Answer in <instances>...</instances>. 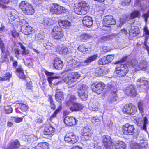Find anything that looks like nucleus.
<instances>
[{"label":"nucleus","instance_id":"f257e3e1","mask_svg":"<svg viewBox=\"0 0 149 149\" xmlns=\"http://www.w3.org/2000/svg\"><path fill=\"white\" fill-rule=\"evenodd\" d=\"M127 59V57L123 58L121 60L115 63V64H118L116 68L115 72L119 77L124 76L128 71V67L125 65L121 64Z\"/></svg>","mask_w":149,"mask_h":149},{"label":"nucleus","instance_id":"f03ea898","mask_svg":"<svg viewBox=\"0 0 149 149\" xmlns=\"http://www.w3.org/2000/svg\"><path fill=\"white\" fill-rule=\"evenodd\" d=\"M78 8L75 10V13L78 15H84L89 9V5L85 1H81L78 3Z\"/></svg>","mask_w":149,"mask_h":149},{"label":"nucleus","instance_id":"7ed1b4c3","mask_svg":"<svg viewBox=\"0 0 149 149\" xmlns=\"http://www.w3.org/2000/svg\"><path fill=\"white\" fill-rule=\"evenodd\" d=\"M20 8L23 12L27 15H32L34 12V10L32 5L26 1L21 2L19 5Z\"/></svg>","mask_w":149,"mask_h":149},{"label":"nucleus","instance_id":"20e7f679","mask_svg":"<svg viewBox=\"0 0 149 149\" xmlns=\"http://www.w3.org/2000/svg\"><path fill=\"white\" fill-rule=\"evenodd\" d=\"M88 87L80 84L78 85L77 93L79 97L82 100H86L88 97Z\"/></svg>","mask_w":149,"mask_h":149},{"label":"nucleus","instance_id":"39448f33","mask_svg":"<svg viewBox=\"0 0 149 149\" xmlns=\"http://www.w3.org/2000/svg\"><path fill=\"white\" fill-rule=\"evenodd\" d=\"M80 77V75L78 72H72L69 73L68 76L64 79V81L67 84H71L76 82Z\"/></svg>","mask_w":149,"mask_h":149},{"label":"nucleus","instance_id":"423d86ee","mask_svg":"<svg viewBox=\"0 0 149 149\" xmlns=\"http://www.w3.org/2000/svg\"><path fill=\"white\" fill-rule=\"evenodd\" d=\"M102 143L106 149L112 148L114 144L111 138L108 135H104L102 136Z\"/></svg>","mask_w":149,"mask_h":149},{"label":"nucleus","instance_id":"0eeeda50","mask_svg":"<svg viewBox=\"0 0 149 149\" xmlns=\"http://www.w3.org/2000/svg\"><path fill=\"white\" fill-rule=\"evenodd\" d=\"M65 11V8L55 3L52 4L50 9V11L52 14L57 15L64 13Z\"/></svg>","mask_w":149,"mask_h":149},{"label":"nucleus","instance_id":"6e6552de","mask_svg":"<svg viewBox=\"0 0 149 149\" xmlns=\"http://www.w3.org/2000/svg\"><path fill=\"white\" fill-rule=\"evenodd\" d=\"M105 86L103 83H93L91 86V88L93 91L98 94L102 93L104 88Z\"/></svg>","mask_w":149,"mask_h":149},{"label":"nucleus","instance_id":"1a4fd4ad","mask_svg":"<svg viewBox=\"0 0 149 149\" xmlns=\"http://www.w3.org/2000/svg\"><path fill=\"white\" fill-rule=\"evenodd\" d=\"M103 24L105 26L110 27V25L115 24L116 21L112 16L108 15L104 16Z\"/></svg>","mask_w":149,"mask_h":149},{"label":"nucleus","instance_id":"9d476101","mask_svg":"<svg viewBox=\"0 0 149 149\" xmlns=\"http://www.w3.org/2000/svg\"><path fill=\"white\" fill-rule=\"evenodd\" d=\"M64 140L65 141L71 144H74L77 141L75 136L72 132L67 134Z\"/></svg>","mask_w":149,"mask_h":149},{"label":"nucleus","instance_id":"9b49d317","mask_svg":"<svg viewBox=\"0 0 149 149\" xmlns=\"http://www.w3.org/2000/svg\"><path fill=\"white\" fill-rule=\"evenodd\" d=\"M77 120L73 117L66 116L64 119V122L68 126H71L75 125Z\"/></svg>","mask_w":149,"mask_h":149},{"label":"nucleus","instance_id":"f8f14e48","mask_svg":"<svg viewBox=\"0 0 149 149\" xmlns=\"http://www.w3.org/2000/svg\"><path fill=\"white\" fill-rule=\"evenodd\" d=\"M82 22L84 26L89 27L93 24L92 18L88 16H86L83 18Z\"/></svg>","mask_w":149,"mask_h":149},{"label":"nucleus","instance_id":"ddd939ff","mask_svg":"<svg viewBox=\"0 0 149 149\" xmlns=\"http://www.w3.org/2000/svg\"><path fill=\"white\" fill-rule=\"evenodd\" d=\"M53 66L55 69L60 70L62 69L63 64L62 62L59 58H55L54 59Z\"/></svg>","mask_w":149,"mask_h":149},{"label":"nucleus","instance_id":"4468645a","mask_svg":"<svg viewBox=\"0 0 149 149\" xmlns=\"http://www.w3.org/2000/svg\"><path fill=\"white\" fill-rule=\"evenodd\" d=\"M98 56L97 54H95L87 58L85 60L81 63L82 65H85L90 63L91 62L94 61L97 58Z\"/></svg>","mask_w":149,"mask_h":149},{"label":"nucleus","instance_id":"2eb2a0df","mask_svg":"<svg viewBox=\"0 0 149 149\" xmlns=\"http://www.w3.org/2000/svg\"><path fill=\"white\" fill-rule=\"evenodd\" d=\"M20 146L19 142L17 140H13L8 145L7 149H17Z\"/></svg>","mask_w":149,"mask_h":149},{"label":"nucleus","instance_id":"dca6fc26","mask_svg":"<svg viewBox=\"0 0 149 149\" xmlns=\"http://www.w3.org/2000/svg\"><path fill=\"white\" fill-rule=\"evenodd\" d=\"M83 107V105L81 104L75 103L72 104V106L70 107L69 109L72 111H77L81 110Z\"/></svg>","mask_w":149,"mask_h":149},{"label":"nucleus","instance_id":"f3484780","mask_svg":"<svg viewBox=\"0 0 149 149\" xmlns=\"http://www.w3.org/2000/svg\"><path fill=\"white\" fill-rule=\"evenodd\" d=\"M22 32L26 35H29L33 31V28L30 26L27 25L24 26H22L21 28Z\"/></svg>","mask_w":149,"mask_h":149},{"label":"nucleus","instance_id":"a211bd4d","mask_svg":"<svg viewBox=\"0 0 149 149\" xmlns=\"http://www.w3.org/2000/svg\"><path fill=\"white\" fill-rule=\"evenodd\" d=\"M63 92L60 90L58 89L56 90L55 98L57 101L59 102H61V100L63 99Z\"/></svg>","mask_w":149,"mask_h":149},{"label":"nucleus","instance_id":"6ab92c4d","mask_svg":"<svg viewBox=\"0 0 149 149\" xmlns=\"http://www.w3.org/2000/svg\"><path fill=\"white\" fill-rule=\"evenodd\" d=\"M58 49L59 53L63 55H65L68 52V48L64 45L58 46Z\"/></svg>","mask_w":149,"mask_h":149},{"label":"nucleus","instance_id":"aec40b11","mask_svg":"<svg viewBox=\"0 0 149 149\" xmlns=\"http://www.w3.org/2000/svg\"><path fill=\"white\" fill-rule=\"evenodd\" d=\"M49 145L47 143H40L32 149H48Z\"/></svg>","mask_w":149,"mask_h":149},{"label":"nucleus","instance_id":"412c9836","mask_svg":"<svg viewBox=\"0 0 149 149\" xmlns=\"http://www.w3.org/2000/svg\"><path fill=\"white\" fill-rule=\"evenodd\" d=\"M17 75L20 79H24L26 78L24 74L23 69L20 67H18L16 70Z\"/></svg>","mask_w":149,"mask_h":149},{"label":"nucleus","instance_id":"4be33fe9","mask_svg":"<svg viewBox=\"0 0 149 149\" xmlns=\"http://www.w3.org/2000/svg\"><path fill=\"white\" fill-rule=\"evenodd\" d=\"M114 145L116 149H126L125 145L122 141H118Z\"/></svg>","mask_w":149,"mask_h":149},{"label":"nucleus","instance_id":"5701e85b","mask_svg":"<svg viewBox=\"0 0 149 149\" xmlns=\"http://www.w3.org/2000/svg\"><path fill=\"white\" fill-rule=\"evenodd\" d=\"M139 33V29L137 26H131V35L132 37H135Z\"/></svg>","mask_w":149,"mask_h":149},{"label":"nucleus","instance_id":"b1692460","mask_svg":"<svg viewBox=\"0 0 149 149\" xmlns=\"http://www.w3.org/2000/svg\"><path fill=\"white\" fill-rule=\"evenodd\" d=\"M78 50L84 54L89 53L90 50V48H86L84 45H80L78 47Z\"/></svg>","mask_w":149,"mask_h":149},{"label":"nucleus","instance_id":"393cba45","mask_svg":"<svg viewBox=\"0 0 149 149\" xmlns=\"http://www.w3.org/2000/svg\"><path fill=\"white\" fill-rule=\"evenodd\" d=\"M54 22L51 19L48 17L43 18L42 24L45 26H49L52 25Z\"/></svg>","mask_w":149,"mask_h":149},{"label":"nucleus","instance_id":"a878e982","mask_svg":"<svg viewBox=\"0 0 149 149\" xmlns=\"http://www.w3.org/2000/svg\"><path fill=\"white\" fill-rule=\"evenodd\" d=\"M117 35L118 34H113L110 35L103 36L101 38L100 41L102 42H103L105 41L112 39L113 38L116 37L117 36Z\"/></svg>","mask_w":149,"mask_h":149},{"label":"nucleus","instance_id":"bb28decb","mask_svg":"<svg viewBox=\"0 0 149 149\" xmlns=\"http://www.w3.org/2000/svg\"><path fill=\"white\" fill-rule=\"evenodd\" d=\"M59 24L60 25L63 26L64 28H68L71 26L70 22L67 20L61 21Z\"/></svg>","mask_w":149,"mask_h":149},{"label":"nucleus","instance_id":"cd10ccee","mask_svg":"<svg viewBox=\"0 0 149 149\" xmlns=\"http://www.w3.org/2000/svg\"><path fill=\"white\" fill-rule=\"evenodd\" d=\"M45 74L47 76H50L47 79L49 83L50 84H51L52 83V80L56 78V77H52L51 76L54 74V73L52 72H49L46 71H45Z\"/></svg>","mask_w":149,"mask_h":149},{"label":"nucleus","instance_id":"c85d7f7f","mask_svg":"<svg viewBox=\"0 0 149 149\" xmlns=\"http://www.w3.org/2000/svg\"><path fill=\"white\" fill-rule=\"evenodd\" d=\"M116 91H113L111 93V96L109 97V101L112 102H114L117 100V97Z\"/></svg>","mask_w":149,"mask_h":149},{"label":"nucleus","instance_id":"c756f323","mask_svg":"<svg viewBox=\"0 0 149 149\" xmlns=\"http://www.w3.org/2000/svg\"><path fill=\"white\" fill-rule=\"evenodd\" d=\"M140 16V13L139 10H135L131 13V19L136 18H139Z\"/></svg>","mask_w":149,"mask_h":149},{"label":"nucleus","instance_id":"7c9ffc66","mask_svg":"<svg viewBox=\"0 0 149 149\" xmlns=\"http://www.w3.org/2000/svg\"><path fill=\"white\" fill-rule=\"evenodd\" d=\"M123 111L124 113L130 115V108L129 104H127L124 107Z\"/></svg>","mask_w":149,"mask_h":149},{"label":"nucleus","instance_id":"2f4dec72","mask_svg":"<svg viewBox=\"0 0 149 149\" xmlns=\"http://www.w3.org/2000/svg\"><path fill=\"white\" fill-rule=\"evenodd\" d=\"M104 74V72L103 70L101 68L99 67L96 68L95 71V75L96 76H98L102 75Z\"/></svg>","mask_w":149,"mask_h":149},{"label":"nucleus","instance_id":"473e14b6","mask_svg":"<svg viewBox=\"0 0 149 149\" xmlns=\"http://www.w3.org/2000/svg\"><path fill=\"white\" fill-rule=\"evenodd\" d=\"M12 77V75L9 73H6L5 76L2 77H0V81H5L9 80L10 78Z\"/></svg>","mask_w":149,"mask_h":149},{"label":"nucleus","instance_id":"72a5a7b5","mask_svg":"<svg viewBox=\"0 0 149 149\" xmlns=\"http://www.w3.org/2000/svg\"><path fill=\"white\" fill-rule=\"evenodd\" d=\"M54 38L55 39H58L61 38L63 36V33L62 31L53 34Z\"/></svg>","mask_w":149,"mask_h":149},{"label":"nucleus","instance_id":"f704fd0d","mask_svg":"<svg viewBox=\"0 0 149 149\" xmlns=\"http://www.w3.org/2000/svg\"><path fill=\"white\" fill-rule=\"evenodd\" d=\"M19 107L20 110L23 112H26L28 109V107L27 105L23 103H19Z\"/></svg>","mask_w":149,"mask_h":149},{"label":"nucleus","instance_id":"c9c22d12","mask_svg":"<svg viewBox=\"0 0 149 149\" xmlns=\"http://www.w3.org/2000/svg\"><path fill=\"white\" fill-rule=\"evenodd\" d=\"M53 131H43V135L44 137H50L54 135V133Z\"/></svg>","mask_w":149,"mask_h":149},{"label":"nucleus","instance_id":"e433bc0d","mask_svg":"<svg viewBox=\"0 0 149 149\" xmlns=\"http://www.w3.org/2000/svg\"><path fill=\"white\" fill-rule=\"evenodd\" d=\"M76 99L74 95H71L70 97L69 101H68L67 102V105L69 106L70 103H71L72 104L74 103H75V102L76 101Z\"/></svg>","mask_w":149,"mask_h":149},{"label":"nucleus","instance_id":"4c0bfd02","mask_svg":"<svg viewBox=\"0 0 149 149\" xmlns=\"http://www.w3.org/2000/svg\"><path fill=\"white\" fill-rule=\"evenodd\" d=\"M62 31V29L60 26H56L53 28L52 32V34L60 32V31Z\"/></svg>","mask_w":149,"mask_h":149},{"label":"nucleus","instance_id":"58836bf2","mask_svg":"<svg viewBox=\"0 0 149 149\" xmlns=\"http://www.w3.org/2000/svg\"><path fill=\"white\" fill-rule=\"evenodd\" d=\"M4 111L6 114H10L12 113L13 109L10 106L4 107Z\"/></svg>","mask_w":149,"mask_h":149},{"label":"nucleus","instance_id":"ea45409f","mask_svg":"<svg viewBox=\"0 0 149 149\" xmlns=\"http://www.w3.org/2000/svg\"><path fill=\"white\" fill-rule=\"evenodd\" d=\"M137 95V93L136 88L133 85H131V96L134 97Z\"/></svg>","mask_w":149,"mask_h":149},{"label":"nucleus","instance_id":"a19ab883","mask_svg":"<svg viewBox=\"0 0 149 149\" xmlns=\"http://www.w3.org/2000/svg\"><path fill=\"white\" fill-rule=\"evenodd\" d=\"M132 147V149H141L140 145L136 142L131 143V147Z\"/></svg>","mask_w":149,"mask_h":149},{"label":"nucleus","instance_id":"79ce46f5","mask_svg":"<svg viewBox=\"0 0 149 149\" xmlns=\"http://www.w3.org/2000/svg\"><path fill=\"white\" fill-rule=\"evenodd\" d=\"M137 82L140 83L143 82L144 85H147L148 83V81L146 80V78L144 77L138 79L137 80Z\"/></svg>","mask_w":149,"mask_h":149},{"label":"nucleus","instance_id":"37998d69","mask_svg":"<svg viewBox=\"0 0 149 149\" xmlns=\"http://www.w3.org/2000/svg\"><path fill=\"white\" fill-rule=\"evenodd\" d=\"M0 48L3 53H4L6 52V49L1 39H0Z\"/></svg>","mask_w":149,"mask_h":149},{"label":"nucleus","instance_id":"c03bdc74","mask_svg":"<svg viewBox=\"0 0 149 149\" xmlns=\"http://www.w3.org/2000/svg\"><path fill=\"white\" fill-rule=\"evenodd\" d=\"M143 104L141 101H139L138 103L137 107L138 109L139 110L140 112L141 113H143L144 109L143 107Z\"/></svg>","mask_w":149,"mask_h":149},{"label":"nucleus","instance_id":"a18cd8bd","mask_svg":"<svg viewBox=\"0 0 149 149\" xmlns=\"http://www.w3.org/2000/svg\"><path fill=\"white\" fill-rule=\"evenodd\" d=\"M107 62L106 61L105 56L100 59L98 61V64L101 65L107 64Z\"/></svg>","mask_w":149,"mask_h":149},{"label":"nucleus","instance_id":"49530a36","mask_svg":"<svg viewBox=\"0 0 149 149\" xmlns=\"http://www.w3.org/2000/svg\"><path fill=\"white\" fill-rule=\"evenodd\" d=\"M148 123V120L147 118L145 117L143 118V123L142 127V129L145 130H146V125Z\"/></svg>","mask_w":149,"mask_h":149},{"label":"nucleus","instance_id":"de8ad7c7","mask_svg":"<svg viewBox=\"0 0 149 149\" xmlns=\"http://www.w3.org/2000/svg\"><path fill=\"white\" fill-rule=\"evenodd\" d=\"M105 57L106 60V61L107 62V64L109 63V62H110L112 61L114 58V56L113 55H111L105 56Z\"/></svg>","mask_w":149,"mask_h":149},{"label":"nucleus","instance_id":"09e8293b","mask_svg":"<svg viewBox=\"0 0 149 149\" xmlns=\"http://www.w3.org/2000/svg\"><path fill=\"white\" fill-rule=\"evenodd\" d=\"M77 62L75 60L73 59H71L68 62V65L70 66H73L76 65Z\"/></svg>","mask_w":149,"mask_h":149},{"label":"nucleus","instance_id":"8fccbe9b","mask_svg":"<svg viewBox=\"0 0 149 149\" xmlns=\"http://www.w3.org/2000/svg\"><path fill=\"white\" fill-rule=\"evenodd\" d=\"M92 134L91 131H88L86 132L85 131H83V132L81 133V135L84 136L89 137L91 136Z\"/></svg>","mask_w":149,"mask_h":149},{"label":"nucleus","instance_id":"3c124183","mask_svg":"<svg viewBox=\"0 0 149 149\" xmlns=\"http://www.w3.org/2000/svg\"><path fill=\"white\" fill-rule=\"evenodd\" d=\"M137 111L136 107L134 105H131V115L134 114Z\"/></svg>","mask_w":149,"mask_h":149},{"label":"nucleus","instance_id":"603ef678","mask_svg":"<svg viewBox=\"0 0 149 149\" xmlns=\"http://www.w3.org/2000/svg\"><path fill=\"white\" fill-rule=\"evenodd\" d=\"M90 36L86 34H82L80 36L81 38L83 41H84V40H86L89 39L90 38Z\"/></svg>","mask_w":149,"mask_h":149},{"label":"nucleus","instance_id":"864d4df0","mask_svg":"<svg viewBox=\"0 0 149 149\" xmlns=\"http://www.w3.org/2000/svg\"><path fill=\"white\" fill-rule=\"evenodd\" d=\"M22 138L25 141H27L29 143H31V139L30 136L24 135L23 136Z\"/></svg>","mask_w":149,"mask_h":149},{"label":"nucleus","instance_id":"5fc2aeb1","mask_svg":"<svg viewBox=\"0 0 149 149\" xmlns=\"http://www.w3.org/2000/svg\"><path fill=\"white\" fill-rule=\"evenodd\" d=\"M138 62L137 60L132 59L131 60V66L134 67L136 66L138 64Z\"/></svg>","mask_w":149,"mask_h":149},{"label":"nucleus","instance_id":"6e6d98bb","mask_svg":"<svg viewBox=\"0 0 149 149\" xmlns=\"http://www.w3.org/2000/svg\"><path fill=\"white\" fill-rule=\"evenodd\" d=\"M105 125L106 126L111 128L112 126L113 123L110 119H108L106 120Z\"/></svg>","mask_w":149,"mask_h":149},{"label":"nucleus","instance_id":"4d7b16f0","mask_svg":"<svg viewBox=\"0 0 149 149\" xmlns=\"http://www.w3.org/2000/svg\"><path fill=\"white\" fill-rule=\"evenodd\" d=\"M124 91L125 94L127 95H129L130 93V86L127 87L126 89L124 90Z\"/></svg>","mask_w":149,"mask_h":149},{"label":"nucleus","instance_id":"13d9d810","mask_svg":"<svg viewBox=\"0 0 149 149\" xmlns=\"http://www.w3.org/2000/svg\"><path fill=\"white\" fill-rule=\"evenodd\" d=\"M13 120L15 122L18 123L22 121L23 118H22L13 117Z\"/></svg>","mask_w":149,"mask_h":149},{"label":"nucleus","instance_id":"bf43d9fd","mask_svg":"<svg viewBox=\"0 0 149 149\" xmlns=\"http://www.w3.org/2000/svg\"><path fill=\"white\" fill-rule=\"evenodd\" d=\"M142 16L144 17L145 21H146L149 17V10H148L146 13H143Z\"/></svg>","mask_w":149,"mask_h":149},{"label":"nucleus","instance_id":"052dcab7","mask_svg":"<svg viewBox=\"0 0 149 149\" xmlns=\"http://www.w3.org/2000/svg\"><path fill=\"white\" fill-rule=\"evenodd\" d=\"M14 52L16 57L18 58L20 54L19 49L18 48H15L14 50Z\"/></svg>","mask_w":149,"mask_h":149},{"label":"nucleus","instance_id":"680f3d73","mask_svg":"<svg viewBox=\"0 0 149 149\" xmlns=\"http://www.w3.org/2000/svg\"><path fill=\"white\" fill-rule=\"evenodd\" d=\"M122 2L123 5H129L130 2V0H122Z\"/></svg>","mask_w":149,"mask_h":149},{"label":"nucleus","instance_id":"e2e57ef3","mask_svg":"<svg viewBox=\"0 0 149 149\" xmlns=\"http://www.w3.org/2000/svg\"><path fill=\"white\" fill-rule=\"evenodd\" d=\"M130 126V124L128 123H127L125 125H124L123 127L122 128L123 130H128V127Z\"/></svg>","mask_w":149,"mask_h":149},{"label":"nucleus","instance_id":"0e129e2a","mask_svg":"<svg viewBox=\"0 0 149 149\" xmlns=\"http://www.w3.org/2000/svg\"><path fill=\"white\" fill-rule=\"evenodd\" d=\"M139 118H137L136 117L134 118V122L138 126H139L141 125V123L139 122Z\"/></svg>","mask_w":149,"mask_h":149},{"label":"nucleus","instance_id":"69168bd1","mask_svg":"<svg viewBox=\"0 0 149 149\" xmlns=\"http://www.w3.org/2000/svg\"><path fill=\"white\" fill-rule=\"evenodd\" d=\"M89 105L92 108V110L93 111H95L96 109H97V108L96 107V106H94L93 105V106H92L91 103H90L89 104Z\"/></svg>","mask_w":149,"mask_h":149},{"label":"nucleus","instance_id":"338daca9","mask_svg":"<svg viewBox=\"0 0 149 149\" xmlns=\"http://www.w3.org/2000/svg\"><path fill=\"white\" fill-rule=\"evenodd\" d=\"M11 2L10 0H0V3H3L6 4H8L10 2Z\"/></svg>","mask_w":149,"mask_h":149},{"label":"nucleus","instance_id":"774afa93","mask_svg":"<svg viewBox=\"0 0 149 149\" xmlns=\"http://www.w3.org/2000/svg\"><path fill=\"white\" fill-rule=\"evenodd\" d=\"M143 31L146 35H149V30L148 29L147 27L146 26L144 27Z\"/></svg>","mask_w":149,"mask_h":149}]
</instances>
